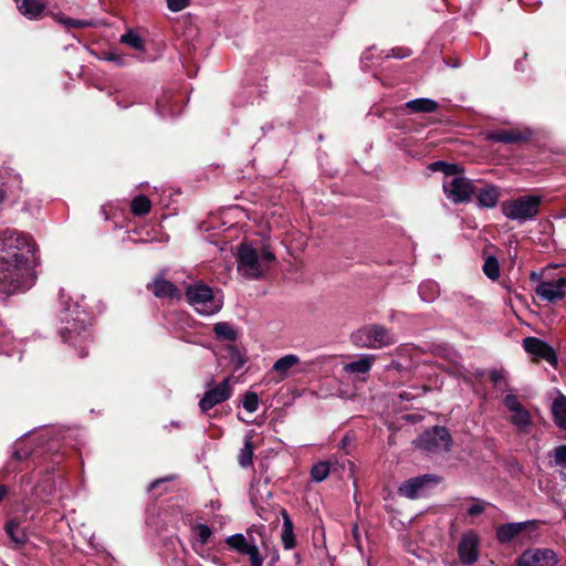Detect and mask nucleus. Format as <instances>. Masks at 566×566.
<instances>
[{
  "label": "nucleus",
  "mask_w": 566,
  "mask_h": 566,
  "mask_svg": "<svg viewBox=\"0 0 566 566\" xmlns=\"http://www.w3.org/2000/svg\"><path fill=\"white\" fill-rule=\"evenodd\" d=\"M347 464H348V469H347L348 473L350 476H353L354 475V463L348 460Z\"/></svg>",
  "instance_id": "nucleus-49"
},
{
  "label": "nucleus",
  "mask_w": 566,
  "mask_h": 566,
  "mask_svg": "<svg viewBox=\"0 0 566 566\" xmlns=\"http://www.w3.org/2000/svg\"><path fill=\"white\" fill-rule=\"evenodd\" d=\"M251 560V566H262V558L259 555L258 547L253 544L245 553Z\"/></svg>",
  "instance_id": "nucleus-43"
},
{
  "label": "nucleus",
  "mask_w": 566,
  "mask_h": 566,
  "mask_svg": "<svg viewBox=\"0 0 566 566\" xmlns=\"http://www.w3.org/2000/svg\"><path fill=\"white\" fill-rule=\"evenodd\" d=\"M397 342L395 335L381 325L363 327L356 333V345L369 348H382Z\"/></svg>",
  "instance_id": "nucleus-7"
},
{
  "label": "nucleus",
  "mask_w": 566,
  "mask_h": 566,
  "mask_svg": "<svg viewBox=\"0 0 566 566\" xmlns=\"http://www.w3.org/2000/svg\"><path fill=\"white\" fill-rule=\"evenodd\" d=\"M552 463L556 467L566 468V444L558 446L552 451Z\"/></svg>",
  "instance_id": "nucleus-39"
},
{
  "label": "nucleus",
  "mask_w": 566,
  "mask_h": 566,
  "mask_svg": "<svg viewBox=\"0 0 566 566\" xmlns=\"http://www.w3.org/2000/svg\"><path fill=\"white\" fill-rule=\"evenodd\" d=\"M232 395V387L230 385V377L224 378L218 386L206 391L199 407L202 412H207L214 406L227 401Z\"/></svg>",
  "instance_id": "nucleus-11"
},
{
  "label": "nucleus",
  "mask_w": 566,
  "mask_h": 566,
  "mask_svg": "<svg viewBox=\"0 0 566 566\" xmlns=\"http://www.w3.org/2000/svg\"><path fill=\"white\" fill-rule=\"evenodd\" d=\"M18 11L29 20L41 19L45 11V3L41 0H14Z\"/></svg>",
  "instance_id": "nucleus-18"
},
{
  "label": "nucleus",
  "mask_w": 566,
  "mask_h": 566,
  "mask_svg": "<svg viewBox=\"0 0 566 566\" xmlns=\"http://www.w3.org/2000/svg\"><path fill=\"white\" fill-rule=\"evenodd\" d=\"M227 544L239 553L245 554L247 551L253 545L249 544L243 534H234L227 538Z\"/></svg>",
  "instance_id": "nucleus-34"
},
{
  "label": "nucleus",
  "mask_w": 566,
  "mask_h": 566,
  "mask_svg": "<svg viewBox=\"0 0 566 566\" xmlns=\"http://www.w3.org/2000/svg\"><path fill=\"white\" fill-rule=\"evenodd\" d=\"M300 363L298 356L294 354L284 355L277 359L273 365V370L285 377L289 370Z\"/></svg>",
  "instance_id": "nucleus-27"
},
{
  "label": "nucleus",
  "mask_w": 566,
  "mask_h": 566,
  "mask_svg": "<svg viewBox=\"0 0 566 566\" xmlns=\"http://www.w3.org/2000/svg\"><path fill=\"white\" fill-rule=\"evenodd\" d=\"M252 460H253L252 436L247 434L244 437L243 447L241 448L240 453L238 455V461L242 468H248L252 464Z\"/></svg>",
  "instance_id": "nucleus-28"
},
{
  "label": "nucleus",
  "mask_w": 566,
  "mask_h": 566,
  "mask_svg": "<svg viewBox=\"0 0 566 566\" xmlns=\"http://www.w3.org/2000/svg\"><path fill=\"white\" fill-rule=\"evenodd\" d=\"M410 54L409 50L407 49H397L392 50V57L395 59H403Z\"/></svg>",
  "instance_id": "nucleus-45"
},
{
  "label": "nucleus",
  "mask_w": 566,
  "mask_h": 566,
  "mask_svg": "<svg viewBox=\"0 0 566 566\" xmlns=\"http://www.w3.org/2000/svg\"><path fill=\"white\" fill-rule=\"evenodd\" d=\"M2 200V196H0V201Z\"/></svg>",
  "instance_id": "nucleus-54"
},
{
  "label": "nucleus",
  "mask_w": 566,
  "mask_h": 566,
  "mask_svg": "<svg viewBox=\"0 0 566 566\" xmlns=\"http://www.w3.org/2000/svg\"><path fill=\"white\" fill-rule=\"evenodd\" d=\"M488 503L482 500H474V502L468 507L467 512L470 516H478L485 511Z\"/></svg>",
  "instance_id": "nucleus-41"
},
{
  "label": "nucleus",
  "mask_w": 566,
  "mask_h": 566,
  "mask_svg": "<svg viewBox=\"0 0 566 566\" xmlns=\"http://www.w3.org/2000/svg\"><path fill=\"white\" fill-rule=\"evenodd\" d=\"M6 532L17 546H21L27 542V533L24 528L20 526L18 518L8 522Z\"/></svg>",
  "instance_id": "nucleus-26"
},
{
  "label": "nucleus",
  "mask_w": 566,
  "mask_h": 566,
  "mask_svg": "<svg viewBox=\"0 0 566 566\" xmlns=\"http://www.w3.org/2000/svg\"><path fill=\"white\" fill-rule=\"evenodd\" d=\"M484 274L491 279L496 280L500 276L499 261L494 256H488L483 264Z\"/></svg>",
  "instance_id": "nucleus-36"
},
{
  "label": "nucleus",
  "mask_w": 566,
  "mask_h": 566,
  "mask_svg": "<svg viewBox=\"0 0 566 566\" xmlns=\"http://www.w3.org/2000/svg\"><path fill=\"white\" fill-rule=\"evenodd\" d=\"M535 294L548 303L563 300L566 295V277L539 282L535 287Z\"/></svg>",
  "instance_id": "nucleus-12"
},
{
  "label": "nucleus",
  "mask_w": 566,
  "mask_h": 566,
  "mask_svg": "<svg viewBox=\"0 0 566 566\" xmlns=\"http://www.w3.org/2000/svg\"><path fill=\"white\" fill-rule=\"evenodd\" d=\"M281 538L285 549H291L295 546L293 523L286 513H284L283 531Z\"/></svg>",
  "instance_id": "nucleus-31"
},
{
  "label": "nucleus",
  "mask_w": 566,
  "mask_h": 566,
  "mask_svg": "<svg viewBox=\"0 0 566 566\" xmlns=\"http://www.w3.org/2000/svg\"><path fill=\"white\" fill-rule=\"evenodd\" d=\"M7 493V490L4 486L0 485V501L3 499V496L6 495Z\"/></svg>",
  "instance_id": "nucleus-50"
},
{
  "label": "nucleus",
  "mask_w": 566,
  "mask_h": 566,
  "mask_svg": "<svg viewBox=\"0 0 566 566\" xmlns=\"http://www.w3.org/2000/svg\"><path fill=\"white\" fill-rule=\"evenodd\" d=\"M171 98V102L168 97L163 96L157 101V111L163 117L167 116H176L180 113L178 105L182 102L181 97Z\"/></svg>",
  "instance_id": "nucleus-25"
},
{
  "label": "nucleus",
  "mask_w": 566,
  "mask_h": 566,
  "mask_svg": "<svg viewBox=\"0 0 566 566\" xmlns=\"http://www.w3.org/2000/svg\"><path fill=\"white\" fill-rule=\"evenodd\" d=\"M344 369L348 373H354V361L346 364Z\"/></svg>",
  "instance_id": "nucleus-48"
},
{
  "label": "nucleus",
  "mask_w": 566,
  "mask_h": 566,
  "mask_svg": "<svg viewBox=\"0 0 566 566\" xmlns=\"http://www.w3.org/2000/svg\"><path fill=\"white\" fill-rule=\"evenodd\" d=\"M41 491V485L35 486V493L38 494Z\"/></svg>",
  "instance_id": "nucleus-52"
},
{
  "label": "nucleus",
  "mask_w": 566,
  "mask_h": 566,
  "mask_svg": "<svg viewBox=\"0 0 566 566\" xmlns=\"http://www.w3.org/2000/svg\"><path fill=\"white\" fill-rule=\"evenodd\" d=\"M419 296L424 302H433L439 295V285L434 281H423L418 289Z\"/></svg>",
  "instance_id": "nucleus-29"
},
{
  "label": "nucleus",
  "mask_w": 566,
  "mask_h": 566,
  "mask_svg": "<svg viewBox=\"0 0 566 566\" xmlns=\"http://www.w3.org/2000/svg\"><path fill=\"white\" fill-rule=\"evenodd\" d=\"M554 423L560 429L566 430V396L558 394L551 406Z\"/></svg>",
  "instance_id": "nucleus-23"
},
{
  "label": "nucleus",
  "mask_w": 566,
  "mask_h": 566,
  "mask_svg": "<svg viewBox=\"0 0 566 566\" xmlns=\"http://www.w3.org/2000/svg\"><path fill=\"white\" fill-rule=\"evenodd\" d=\"M555 553L549 548L525 551L517 560V566H556Z\"/></svg>",
  "instance_id": "nucleus-14"
},
{
  "label": "nucleus",
  "mask_w": 566,
  "mask_h": 566,
  "mask_svg": "<svg viewBox=\"0 0 566 566\" xmlns=\"http://www.w3.org/2000/svg\"><path fill=\"white\" fill-rule=\"evenodd\" d=\"M542 198L539 196L526 195L502 203V213L510 220L524 223L533 220L538 211Z\"/></svg>",
  "instance_id": "nucleus-6"
},
{
  "label": "nucleus",
  "mask_w": 566,
  "mask_h": 566,
  "mask_svg": "<svg viewBox=\"0 0 566 566\" xmlns=\"http://www.w3.org/2000/svg\"><path fill=\"white\" fill-rule=\"evenodd\" d=\"M524 349L538 358H544L548 361L554 359V353L552 348L543 340L535 337H526L523 340Z\"/></svg>",
  "instance_id": "nucleus-19"
},
{
  "label": "nucleus",
  "mask_w": 566,
  "mask_h": 566,
  "mask_svg": "<svg viewBox=\"0 0 566 566\" xmlns=\"http://www.w3.org/2000/svg\"><path fill=\"white\" fill-rule=\"evenodd\" d=\"M119 43L136 52H144L146 45L145 39L140 34V31L134 28H128L125 33L120 35Z\"/></svg>",
  "instance_id": "nucleus-22"
},
{
  "label": "nucleus",
  "mask_w": 566,
  "mask_h": 566,
  "mask_svg": "<svg viewBox=\"0 0 566 566\" xmlns=\"http://www.w3.org/2000/svg\"><path fill=\"white\" fill-rule=\"evenodd\" d=\"M532 135L528 128L521 129H503L491 132L486 135V139L490 142L502 143V144H517L520 142L527 140Z\"/></svg>",
  "instance_id": "nucleus-15"
},
{
  "label": "nucleus",
  "mask_w": 566,
  "mask_h": 566,
  "mask_svg": "<svg viewBox=\"0 0 566 566\" xmlns=\"http://www.w3.org/2000/svg\"><path fill=\"white\" fill-rule=\"evenodd\" d=\"M35 451L29 447V442L24 439H19L13 446L11 460L8 462L4 473L14 472L18 470V463L32 457Z\"/></svg>",
  "instance_id": "nucleus-16"
},
{
  "label": "nucleus",
  "mask_w": 566,
  "mask_h": 566,
  "mask_svg": "<svg viewBox=\"0 0 566 566\" xmlns=\"http://www.w3.org/2000/svg\"><path fill=\"white\" fill-rule=\"evenodd\" d=\"M342 442H343L342 448L345 450V452H346V453H348V451H347V447L350 444V439H349V437H348V436H345V437L343 438V441H342Z\"/></svg>",
  "instance_id": "nucleus-47"
},
{
  "label": "nucleus",
  "mask_w": 566,
  "mask_h": 566,
  "mask_svg": "<svg viewBox=\"0 0 566 566\" xmlns=\"http://www.w3.org/2000/svg\"><path fill=\"white\" fill-rule=\"evenodd\" d=\"M331 472V463L321 461L315 463L311 469V478L314 482H323Z\"/></svg>",
  "instance_id": "nucleus-32"
},
{
  "label": "nucleus",
  "mask_w": 566,
  "mask_h": 566,
  "mask_svg": "<svg viewBox=\"0 0 566 566\" xmlns=\"http://www.w3.org/2000/svg\"><path fill=\"white\" fill-rule=\"evenodd\" d=\"M147 290L157 297L180 298V292L177 286L163 277H156L153 282L148 283Z\"/></svg>",
  "instance_id": "nucleus-17"
},
{
  "label": "nucleus",
  "mask_w": 566,
  "mask_h": 566,
  "mask_svg": "<svg viewBox=\"0 0 566 566\" xmlns=\"http://www.w3.org/2000/svg\"><path fill=\"white\" fill-rule=\"evenodd\" d=\"M530 522L507 523L496 530V538L500 543H509L520 533L526 530Z\"/></svg>",
  "instance_id": "nucleus-21"
},
{
  "label": "nucleus",
  "mask_w": 566,
  "mask_h": 566,
  "mask_svg": "<svg viewBox=\"0 0 566 566\" xmlns=\"http://www.w3.org/2000/svg\"><path fill=\"white\" fill-rule=\"evenodd\" d=\"M190 4V0H167V7L172 12H179Z\"/></svg>",
  "instance_id": "nucleus-42"
},
{
  "label": "nucleus",
  "mask_w": 566,
  "mask_h": 566,
  "mask_svg": "<svg viewBox=\"0 0 566 566\" xmlns=\"http://www.w3.org/2000/svg\"><path fill=\"white\" fill-rule=\"evenodd\" d=\"M275 261L274 253L262 242H242L238 252V271L249 279L262 277Z\"/></svg>",
  "instance_id": "nucleus-3"
},
{
  "label": "nucleus",
  "mask_w": 566,
  "mask_h": 566,
  "mask_svg": "<svg viewBox=\"0 0 566 566\" xmlns=\"http://www.w3.org/2000/svg\"><path fill=\"white\" fill-rule=\"evenodd\" d=\"M56 20L63 24L67 30H71V29H84V28H87L90 25V23L85 20H78V19H73V18H70V17H65V15H59L56 18Z\"/></svg>",
  "instance_id": "nucleus-37"
},
{
  "label": "nucleus",
  "mask_w": 566,
  "mask_h": 566,
  "mask_svg": "<svg viewBox=\"0 0 566 566\" xmlns=\"http://www.w3.org/2000/svg\"><path fill=\"white\" fill-rule=\"evenodd\" d=\"M213 332L218 339L233 342L237 339V331L230 323L220 322L213 327Z\"/></svg>",
  "instance_id": "nucleus-30"
},
{
  "label": "nucleus",
  "mask_w": 566,
  "mask_h": 566,
  "mask_svg": "<svg viewBox=\"0 0 566 566\" xmlns=\"http://www.w3.org/2000/svg\"><path fill=\"white\" fill-rule=\"evenodd\" d=\"M242 407L250 413H253L259 408V396L254 391L245 392L242 399Z\"/></svg>",
  "instance_id": "nucleus-38"
},
{
  "label": "nucleus",
  "mask_w": 566,
  "mask_h": 566,
  "mask_svg": "<svg viewBox=\"0 0 566 566\" xmlns=\"http://www.w3.org/2000/svg\"><path fill=\"white\" fill-rule=\"evenodd\" d=\"M376 356L371 354L356 355V374H366L370 370Z\"/></svg>",
  "instance_id": "nucleus-35"
},
{
  "label": "nucleus",
  "mask_w": 566,
  "mask_h": 566,
  "mask_svg": "<svg viewBox=\"0 0 566 566\" xmlns=\"http://www.w3.org/2000/svg\"><path fill=\"white\" fill-rule=\"evenodd\" d=\"M132 212L135 216H145L150 211V200L143 195L135 197L132 201Z\"/></svg>",
  "instance_id": "nucleus-33"
},
{
  "label": "nucleus",
  "mask_w": 566,
  "mask_h": 566,
  "mask_svg": "<svg viewBox=\"0 0 566 566\" xmlns=\"http://www.w3.org/2000/svg\"><path fill=\"white\" fill-rule=\"evenodd\" d=\"M439 479L433 474H423L403 482L399 486V493L408 499H418L427 495L434 488Z\"/></svg>",
  "instance_id": "nucleus-9"
},
{
  "label": "nucleus",
  "mask_w": 566,
  "mask_h": 566,
  "mask_svg": "<svg viewBox=\"0 0 566 566\" xmlns=\"http://www.w3.org/2000/svg\"><path fill=\"white\" fill-rule=\"evenodd\" d=\"M480 537L473 531L465 532L458 545L459 559L464 565L474 564L480 556Z\"/></svg>",
  "instance_id": "nucleus-13"
},
{
  "label": "nucleus",
  "mask_w": 566,
  "mask_h": 566,
  "mask_svg": "<svg viewBox=\"0 0 566 566\" xmlns=\"http://www.w3.org/2000/svg\"><path fill=\"white\" fill-rule=\"evenodd\" d=\"M450 66L453 69H457V67H460L461 65L458 62H455V63L451 64Z\"/></svg>",
  "instance_id": "nucleus-51"
},
{
  "label": "nucleus",
  "mask_w": 566,
  "mask_h": 566,
  "mask_svg": "<svg viewBox=\"0 0 566 566\" xmlns=\"http://www.w3.org/2000/svg\"><path fill=\"white\" fill-rule=\"evenodd\" d=\"M490 380L495 385H500L505 380L503 370L494 369L490 373Z\"/></svg>",
  "instance_id": "nucleus-44"
},
{
  "label": "nucleus",
  "mask_w": 566,
  "mask_h": 566,
  "mask_svg": "<svg viewBox=\"0 0 566 566\" xmlns=\"http://www.w3.org/2000/svg\"><path fill=\"white\" fill-rule=\"evenodd\" d=\"M451 436L444 427L434 426L426 430L416 441L419 449L430 452L439 453L447 452L451 447Z\"/></svg>",
  "instance_id": "nucleus-8"
},
{
  "label": "nucleus",
  "mask_w": 566,
  "mask_h": 566,
  "mask_svg": "<svg viewBox=\"0 0 566 566\" xmlns=\"http://www.w3.org/2000/svg\"><path fill=\"white\" fill-rule=\"evenodd\" d=\"M169 479H158L154 482H151L148 486V491L151 492L153 490H155L156 488H158L159 485L166 483Z\"/></svg>",
  "instance_id": "nucleus-46"
},
{
  "label": "nucleus",
  "mask_w": 566,
  "mask_h": 566,
  "mask_svg": "<svg viewBox=\"0 0 566 566\" xmlns=\"http://www.w3.org/2000/svg\"><path fill=\"white\" fill-rule=\"evenodd\" d=\"M405 107L408 108L410 113H434L439 104L434 99L420 97L408 101Z\"/></svg>",
  "instance_id": "nucleus-24"
},
{
  "label": "nucleus",
  "mask_w": 566,
  "mask_h": 566,
  "mask_svg": "<svg viewBox=\"0 0 566 566\" xmlns=\"http://www.w3.org/2000/svg\"><path fill=\"white\" fill-rule=\"evenodd\" d=\"M35 243L15 229L0 237V292L12 294L29 290L34 283Z\"/></svg>",
  "instance_id": "nucleus-1"
},
{
  "label": "nucleus",
  "mask_w": 566,
  "mask_h": 566,
  "mask_svg": "<svg viewBox=\"0 0 566 566\" xmlns=\"http://www.w3.org/2000/svg\"><path fill=\"white\" fill-rule=\"evenodd\" d=\"M35 515H36V512L32 513L31 520H33L35 517Z\"/></svg>",
  "instance_id": "nucleus-53"
},
{
  "label": "nucleus",
  "mask_w": 566,
  "mask_h": 566,
  "mask_svg": "<svg viewBox=\"0 0 566 566\" xmlns=\"http://www.w3.org/2000/svg\"><path fill=\"white\" fill-rule=\"evenodd\" d=\"M501 197V191L497 186L485 185L476 193L478 206L481 208H494Z\"/></svg>",
  "instance_id": "nucleus-20"
},
{
  "label": "nucleus",
  "mask_w": 566,
  "mask_h": 566,
  "mask_svg": "<svg viewBox=\"0 0 566 566\" xmlns=\"http://www.w3.org/2000/svg\"><path fill=\"white\" fill-rule=\"evenodd\" d=\"M195 534H196V537H197V541L201 544V545H205L208 543L209 538L211 537V528L206 525V524H198L196 525L195 527Z\"/></svg>",
  "instance_id": "nucleus-40"
},
{
  "label": "nucleus",
  "mask_w": 566,
  "mask_h": 566,
  "mask_svg": "<svg viewBox=\"0 0 566 566\" xmlns=\"http://www.w3.org/2000/svg\"><path fill=\"white\" fill-rule=\"evenodd\" d=\"M433 170H441L444 174L443 192L446 197L453 203H462L471 200L474 193V186L468 179L458 165L437 161L432 164Z\"/></svg>",
  "instance_id": "nucleus-4"
},
{
  "label": "nucleus",
  "mask_w": 566,
  "mask_h": 566,
  "mask_svg": "<svg viewBox=\"0 0 566 566\" xmlns=\"http://www.w3.org/2000/svg\"><path fill=\"white\" fill-rule=\"evenodd\" d=\"M60 335L65 343L74 346L81 357H85L88 353V343L91 334L87 329L90 315L82 306L75 303H67L61 311Z\"/></svg>",
  "instance_id": "nucleus-2"
},
{
  "label": "nucleus",
  "mask_w": 566,
  "mask_h": 566,
  "mask_svg": "<svg viewBox=\"0 0 566 566\" xmlns=\"http://www.w3.org/2000/svg\"><path fill=\"white\" fill-rule=\"evenodd\" d=\"M186 297L195 311L203 316L217 314L223 305L222 298L214 294L210 286L201 282L189 285Z\"/></svg>",
  "instance_id": "nucleus-5"
},
{
  "label": "nucleus",
  "mask_w": 566,
  "mask_h": 566,
  "mask_svg": "<svg viewBox=\"0 0 566 566\" xmlns=\"http://www.w3.org/2000/svg\"><path fill=\"white\" fill-rule=\"evenodd\" d=\"M504 405L510 411V422L521 432H527L532 426L530 411L523 407L515 395H506Z\"/></svg>",
  "instance_id": "nucleus-10"
}]
</instances>
